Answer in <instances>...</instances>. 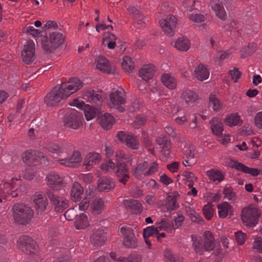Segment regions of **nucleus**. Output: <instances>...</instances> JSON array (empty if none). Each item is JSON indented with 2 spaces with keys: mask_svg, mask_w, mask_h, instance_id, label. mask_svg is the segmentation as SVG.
Listing matches in <instances>:
<instances>
[{
  "mask_svg": "<svg viewBox=\"0 0 262 262\" xmlns=\"http://www.w3.org/2000/svg\"><path fill=\"white\" fill-rule=\"evenodd\" d=\"M23 161L27 165L39 162L42 158H44L42 152L38 150H26L21 155Z\"/></svg>",
  "mask_w": 262,
  "mask_h": 262,
  "instance_id": "nucleus-18",
  "label": "nucleus"
},
{
  "mask_svg": "<svg viewBox=\"0 0 262 262\" xmlns=\"http://www.w3.org/2000/svg\"><path fill=\"white\" fill-rule=\"evenodd\" d=\"M257 49V44L251 43L248 44L247 47L243 48L240 51L241 57L245 58L252 55Z\"/></svg>",
  "mask_w": 262,
  "mask_h": 262,
  "instance_id": "nucleus-44",
  "label": "nucleus"
},
{
  "mask_svg": "<svg viewBox=\"0 0 262 262\" xmlns=\"http://www.w3.org/2000/svg\"><path fill=\"white\" fill-rule=\"evenodd\" d=\"M101 126L105 130L110 129L114 123L113 117L108 113H105L99 118Z\"/></svg>",
  "mask_w": 262,
  "mask_h": 262,
  "instance_id": "nucleus-37",
  "label": "nucleus"
},
{
  "mask_svg": "<svg viewBox=\"0 0 262 262\" xmlns=\"http://www.w3.org/2000/svg\"><path fill=\"white\" fill-rule=\"evenodd\" d=\"M223 193L224 195V198L229 201L234 202L236 199V193L230 187L225 188Z\"/></svg>",
  "mask_w": 262,
  "mask_h": 262,
  "instance_id": "nucleus-52",
  "label": "nucleus"
},
{
  "mask_svg": "<svg viewBox=\"0 0 262 262\" xmlns=\"http://www.w3.org/2000/svg\"><path fill=\"white\" fill-rule=\"evenodd\" d=\"M163 255L166 262H183L182 257L173 255L169 249H166L164 251Z\"/></svg>",
  "mask_w": 262,
  "mask_h": 262,
  "instance_id": "nucleus-47",
  "label": "nucleus"
},
{
  "mask_svg": "<svg viewBox=\"0 0 262 262\" xmlns=\"http://www.w3.org/2000/svg\"><path fill=\"white\" fill-rule=\"evenodd\" d=\"M121 64L123 69L128 73L132 72L135 67L134 62L128 56L123 58Z\"/></svg>",
  "mask_w": 262,
  "mask_h": 262,
  "instance_id": "nucleus-50",
  "label": "nucleus"
},
{
  "mask_svg": "<svg viewBox=\"0 0 262 262\" xmlns=\"http://www.w3.org/2000/svg\"><path fill=\"white\" fill-rule=\"evenodd\" d=\"M225 123L229 126L241 125L242 124V120L237 113L231 114L227 115L224 120Z\"/></svg>",
  "mask_w": 262,
  "mask_h": 262,
  "instance_id": "nucleus-38",
  "label": "nucleus"
},
{
  "mask_svg": "<svg viewBox=\"0 0 262 262\" xmlns=\"http://www.w3.org/2000/svg\"><path fill=\"white\" fill-rule=\"evenodd\" d=\"M161 80L162 84L169 90H174L177 88L176 79L169 74H162Z\"/></svg>",
  "mask_w": 262,
  "mask_h": 262,
  "instance_id": "nucleus-34",
  "label": "nucleus"
},
{
  "mask_svg": "<svg viewBox=\"0 0 262 262\" xmlns=\"http://www.w3.org/2000/svg\"><path fill=\"white\" fill-rule=\"evenodd\" d=\"M64 41L62 33L58 31H51L48 36L41 39V48L46 53H51L62 45Z\"/></svg>",
  "mask_w": 262,
  "mask_h": 262,
  "instance_id": "nucleus-3",
  "label": "nucleus"
},
{
  "mask_svg": "<svg viewBox=\"0 0 262 262\" xmlns=\"http://www.w3.org/2000/svg\"><path fill=\"white\" fill-rule=\"evenodd\" d=\"M148 166V163L146 161L140 163L135 168L132 169V173L136 178L140 179L144 176V171Z\"/></svg>",
  "mask_w": 262,
  "mask_h": 262,
  "instance_id": "nucleus-40",
  "label": "nucleus"
},
{
  "mask_svg": "<svg viewBox=\"0 0 262 262\" xmlns=\"http://www.w3.org/2000/svg\"><path fill=\"white\" fill-rule=\"evenodd\" d=\"M33 201L37 214H41L48 206L47 196L42 192H36L33 195Z\"/></svg>",
  "mask_w": 262,
  "mask_h": 262,
  "instance_id": "nucleus-15",
  "label": "nucleus"
},
{
  "mask_svg": "<svg viewBox=\"0 0 262 262\" xmlns=\"http://www.w3.org/2000/svg\"><path fill=\"white\" fill-rule=\"evenodd\" d=\"M260 214L259 210L252 204H249L241 211V218L243 223L247 226H254L258 222Z\"/></svg>",
  "mask_w": 262,
  "mask_h": 262,
  "instance_id": "nucleus-5",
  "label": "nucleus"
},
{
  "mask_svg": "<svg viewBox=\"0 0 262 262\" xmlns=\"http://www.w3.org/2000/svg\"><path fill=\"white\" fill-rule=\"evenodd\" d=\"M117 37L113 34L107 32L105 34L104 38L103 39L102 43L107 45L110 49H114L116 47V41Z\"/></svg>",
  "mask_w": 262,
  "mask_h": 262,
  "instance_id": "nucleus-43",
  "label": "nucleus"
},
{
  "mask_svg": "<svg viewBox=\"0 0 262 262\" xmlns=\"http://www.w3.org/2000/svg\"><path fill=\"white\" fill-rule=\"evenodd\" d=\"M214 241L212 233L209 231H206L204 233L203 245L200 241L195 240L193 242V247L197 253L202 255L205 251L210 252L214 249Z\"/></svg>",
  "mask_w": 262,
  "mask_h": 262,
  "instance_id": "nucleus-6",
  "label": "nucleus"
},
{
  "mask_svg": "<svg viewBox=\"0 0 262 262\" xmlns=\"http://www.w3.org/2000/svg\"><path fill=\"white\" fill-rule=\"evenodd\" d=\"M166 207L168 210H176L179 208V204L177 202L176 195L174 194L168 195L166 199Z\"/></svg>",
  "mask_w": 262,
  "mask_h": 262,
  "instance_id": "nucleus-45",
  "label": "nucleus"
},
{
  "mask_svg": "<svg viewBox=\"0 0 262 262\" xmlns=\"http://www.w3.org/2000/svg\"><path fill=\"white\" fill-rule=\"evenodd\" d=\"M252 247L258 252L262 253V238L255 237L252 244Z\"/></svg>",
  "mask_w": 262,
  "mask_h": 262,
  "instance_id": "nucleus-58",
  "label": "nucleus"
},
{
  "mask_svg": "<svg viewBox=\"0 0 262 262\" xmlns=\"http://www.w3.org/2000/svg\"><path fill=\"white\" fill-rule=\"evenodd\" d=\"M158 230H164L168 233H172L174 230L173 222L165 218H163L159 222L156 223Z\"/></svg>",
  "mask_w": 262,
  "mask_h": 262,
  "instance_id": "nucleus-32",
  "label": "nucleus"
},
{
  "mask_svg": "<svg viewBox=\"0 0 262 262\" xmlns=\"http://www.w3.org/2000/svg\"><path fill=\"white\" fill-rule=\"evenodd\" d=\"M120 232L123 235L122 244L126 248H136L138 246V241L132 228L126 226L122 227Z\"/></svg>",
  "mask_w": 262,
  "mask_h": 262,
  "instance_id": "nucleus-9",
  "label": "nucleus"
},
{
  "mask_svg": "<svg viewBox=\"0 0 262 262\" xmlns=\"http://www.w3.org/2000/svg\"><path fill=\"white\" fill-rule=\"evenodd\" d=\"M122 203L125 209L132 213L137 214H140L142 212V204L137 200H124Z\"/></svg>",
  "mask_w": 262,
  "mask_h": 262,
  "instance_id": "nucleus-21",
  "label": "nucleus"
},
{
  "mask_svg": "<svg viewBox=\"0 0 262 262\" xmlns=\"http://www.w3.org/2000/svg\"><path fill=\"white\" fill-rule=\"evenodd\" d=\"M97 185L99 191L107 192L115 187V183L111 178L104 177L99 179Z\"/></svg>",
  "mask_w": 262,
  "mask_h": 262,
  "instance_id": "nucleus-23",
  "label": "nucleus"
},
{
  "mask_svg": "<svg viewBox=\"0 0 262 262\" xmlns=\"http://www.w3.org/2000/svg\"><path fill=\"white\" fill-rule=\"evenodd\" d=\"M13 216L16 222L21 225L28 224L33 215V210L24 204L17 203L12 207Z\"/></svg>",
  "mask_w": 262,
  "mask_h": 262,
  "instance_id": "nucleus-4",
  "label": "nucleus"
},
{
  "mask_svg": "<svg viewBox=\"0 0 262 262\" xmlns=\"http://www.w3.org/2000/svg\"><path fill=\"white\" fill-rule=\"evenodd\" d=\"M84 115L86 119L89 121L96 117L99 113V110L96 107L85 105L83 108Z\"/></svg>",
  "mask_w": 262,
  "mask_h": 262,
  "instance_id": "nucleus-42",
  "label": "nucleus"
},
{
  "mask_svg": "<svg viewBox=\"0 0 262 262\" xmlns=\"http://www.w3.org/2000/svg\"><path fill=\"white\" fill-rule=\"evenodd\" d=\"M209 123L211 125V130L213 134L217 136L222 135L224 129L223 124L220 118L214 117L209 121Z\"/></svg>",
  "mask_w": 262,
  "mask_h": 262,
  "instance_id": "nucleus-29",
  "label": "nucleus"
},
{
  "mask_svg": "<svg viewBox=\"0 0 262 262\" xmlns=\"http://www.w3.org/2000/svg\"><path fill=\"white\" fill-rule=\"evenodd\" d=\"M181 99L188 105L195 102L199 99V96L192 90L186 89L182 92Z\"/></svg>",
  "mask_w": 262,
  "mask_h": 262,
  "instance_id": "nucleus-25",
  "label": "nucleus"
},
{
  "mask_svg": "<svg viewBox=\"0 0 262 262\" xmlns=\"http://www.w3.org/2000/svg\"><path fill=\"white\" fill-rule=\"evenodd\" d=\"M19 249L32 257L30 258L31 262H40L41 259L38 256V246L31 237L26 235L20 237L17 243Z\"/></svg>",
  "mask_w": 262,
  "mask_h": 262,
  "instance_id": "nucleus-2",
  "label": "nucleus"
},
{
  "mask_svg": "<svg viewBox=\"0 0 262 262\" xmlns=\"http://www.w3.org/2000/svg\"><path fill=\"white\" fill-rule=\"evenodd\" d=\"M23 32L28 34H31L33 36H39L41 31L38 29H35L33 26H26L23 29Z\"/></svg>",
  "mask_w": 262,
  "mask_h": 262,
  "instance_id": "nucleus-59",
  "label": "nucleus"
},
{
  "mask_svg": "<svg viewBox=\"0 0 262 262\" xmlns=\"http://www.w3.org/2000/svg\"><path fill=\"white\" fill-rule=\"evenodd\" d=\"M84 190L80 183L77 182L73 183L71 190V198L74 202L79 201L82 198Z\"/></svg>",
  "mask_w": 262,
  "mask_h": 262,
  "instance_id": "nucleus-26",
  "label": "nucleus"
},
{
  "mask_svg": "<svg viewBox=\"0 0 262 262\" xmlns=\"http://www.w3.org/2000/svg\"><path fill=\"white\" fill-rule=\"evenodd\" d=\"M90 240L94 246L98 247L104 244L106 236L102 230H98L92 234Z\"/></svg>",
  "mask_w": 262,
  "mask_h": 262,
  "instance_id": "nucleus-24",
  "label": "nucleus"
},
{
  "mask_svg": "<svg viewBox=\"0 0 262 262\" xmlns=\"http://www.w3.org/2000/svg\"><path fill=\"white\" fill-rule=\"evenodd\" d=\"M118 139L129 148L137 149L139 147V141L137 137L133 134H127L123 131H119L117 134Z\"/></svg>",
  "mask_w": 262,
  "mask_h": 262,
  "instance_id": "nucleus-16",
  "label": "nucleus"
},
{
  "mask_svg": "<svg viewBox=\"0 0 262 262\" xmlns=\"http://www.w3.org/2000/svg\"><path fill=\"white\" fill-rule=\"evenodd\" d=\"M67 95L61 86L56 85L48 93L44 98V102L48 106H54L58 104L61 100L66 99Z\"/></svg>",
  "mask_w": 262,
  "mask_h": 262,
  "instance_id": "nucleus-7",
  "label": "nucleus"
},
{
  "mask_svg": "<svg viewBox=\"0 0 262 262\" xmlns=\"http://www.w3.org/2000/svg\"><path fill=\"white\" fill-rule=\"evenodd\" d=\"M209 105L213 111L219 112L222 108V104L214 94H210L209 98Z\"/></svg>",
  "mask_w": 262,
  "mask_h": 262,
  "instance_id": "nucleus-49",
  "label": "nucleus"
},
{
  "mask_svg": "<svg viewBox=\"0 0 262 262\" xmlns=\"http://www.w3.org/2000/svg\"><path fill=\"white\" fill-rule=\"evenodd\" d=\"M96 68L99 71L106 74L114 73L115 71L114 66L111 64L104 56L99 57L96 64Z\"/></svg>",
  "mask_w": 262,
  "mask_h": 262,
  "instance_id": "nucleus-22",
  "label": "nucleus"
},
{
  "mask_svg": "<svg viewBox=\"0 0 262 262\" xmlns=\"http://www.w3.org/2000/svg\"><path fill=\"white\" fill-rule=\"evenodd\" d=\"M115 157L117 168L115 175L120 183L126 185L130 178L128 165L132 164V156L118 150L115 152Z\"/></svg>",
  "mask_w": 262,
  "mask_h": 262,
  "instance_id": "nucleus-1",
  "label": "nucleus"
},
{
  "mask_svg": "<svg viewBox=\"0 0 262 262\" xmlns=\"http://www.w3.org/2000/svg\"><path fill=\"white\" fill-rule=\"evenodd\" d=\"M109 97L111 102V107H116L120 112H123L125 111L123 107L120 106L126 101L125 92L122 88L111 92Z\"/></svg>",
  "mask_w": 262,
  "mask_h": 262,
  "instance_id": "nucleus-10",
  "label": "nucleus"
},
{
  "mask_svg": "<svg viewBox=\"0 0 262 262\" xmlns=\"http://www.w3.org/2000/svg\"><path fill=\"white\" fill-rule=\"evenodd\" d=\"M146 122V118L144 115H139L135 118L133 123V126L135 128H138L143 125Z\"/></svg>",
  "mask_w": 262,
  "mask_h": 262,
  "instance_id": "nucleus-55",
  "label": "nucleus"
},
{
  "mask_svg": "<svg viewBox=\"0 0 262 262\" xmlns=\"http://www.w3.org/2000/svg\"><path fill=\"white\" fill-rule=\"evenodd\" d=\"M159 24L165 34L170 36H173L177 24V18L171 15L167 16L159 21Z\"/></svg>",
  "mask_w": 262,
  "mask_h": 262,
  "instance_id": "nucleus-12",
  "label": "nucleus"
},
{
  "mask_svg": "<svg viewBox=\"0 0 262 262\" xmlns=\"http://www.w3.org/2000/svg\"><path fill=\"white\" fill-rule=\"evenodd\" d=\"M134 19L138 21V25L141 27H144L146 22H148V19L146 18L143 15L139 12L134 17Z\"/></svg>",
  "mask_w": 262,
  "mask_h": 262,
  "instance_id": "nucleus-61",
  "label": "nucleus"
},
{
  "mask_svg": "<svg viewBox=\"0 0 262 262\" xmlns=\"http://www.w3.org/2000/svg\"><path fill=\"white\" fill-rule=\"evenodd\" d=\"M207 175L210 180L213 182H220L224 179V177L221 171L218 170L211 169L207 171Z\"/></svg>",
  "mask_w": 262,
  "mask_h": 262,
  "instance_id": "nucleus-48",
  "label": "nucleus"
},
{
  "mask_svg": "<svg viewBox=\"0 0 262 262\" xmlns=\"http://www.w3.org/2000/svg\"><path fill=\"white\" fill-rule=\"evenodd\" d=\"M23 60L26 64H30L35 59V43L31 40L27 41L21 52Z\"/></svg>",
  "mask_w": 262,
  "mask_h": 262,
  "instance_id": "nucleus-17",
  "label": "nucleus"
},
{
  "mask_svg": "<svg viewBox=\"0 0 262 262\" xmlns=\"http://www.w3.org/2000/svg\"><path fill=\"white\" fill-rule=\"evenodd\" d=\"M60 85L66 93L67 97H69L83 86V82L78 78L74 77L71 78L67 82L61 83Z\"/></svg>",
  "mask_w": 262,
  "mask_h": 262,
  "instance_id": "nucleus-13",
  "label": "nucleus"
},
{
  "mask_svg": "<svg viewBox=\"0 0 262 262\" xmlns=\"http://www.w3.org/2000/svg\"><path fill=\"white\" fill-rule=\"evenodd\" d=\"M46 180L48 186L53 190H58L63 186V178L55 172H51L48 174Z\"/></svg>",
  "mask_w": 262,
  "mask_h": 262,
  "instance_id": "nucleus-19",
  "label": "nucleus"
},
{
  "mask_svg": "<svg viewBox=\"0 0 262 262\" xmlns=\"http://www.w3.org/2000/svg\"><path fill=\"white\" fill-rule=\"evenodd\" d=\"M213 205L210 203L204 206L203 208V214L207 220H210L213 216L214 210L213 209Z\"/></svg>",
  "mask_w": 262,
  "mask_h": 262,
  "instance_id": "nucleus-51",
  "label": "nucleus"
},
{
  "mask_svg": "<svg viewBox=\"0 0 262 262\" xmlns=\"http://www.w3.org/2000/svg\"><path fill=\"white\" fill-rule=\"evenodd\" d=\"M82 158L80 153L78 151H74L72 156L69 158L57 159L56 161L60 164L69 167H74L81 162Z\"/></svg>",
  "mask_w": 262,
  "mask_h": 262,
  "instance_id": "nucleus-20",
  "label": "nucleus"
},
{
  "mask_svg": "<svg viewBox=\"0 0 262 262\" xmlns=\"http://www.w3.org/2000/svg\"><path fill=\"white\" fill-rule=\"evenodd\" d=\"M213 250H214L213 254L217 257V259L219 261L222 260L223 257L228 254V252L226 250L223 251L220 247L216 248L214 247Z\"/></svg>",
  "mask_w": 262,
  "mask_h": 262,
  "instance_id": "nucleus-60",
  "label": "nucleus"
},
{
  "mask_svg": "<svg viewBox=\"0 0 262 262\" xmlns=\"http://www.w3.org/2000/svg\"><path fill=\"white\" fill-rule=\"evenodd\" d=\"M226 162L229 166L253 177H256L260 173V170L257 168L249 167L243 163L231 159H228Z\"/></svg>",
  "mask_w": 262,
  "mask_h": 262,
  "instance_id": "nucleus-14",
  "label": "nucleus"
},
{
  "mask_svg": "<svg viewBox=\"0 0 262 262\" xmlns=\"http://www.w3.org/2000/svg\"><path fill=\"white\" fill-rule=\"evenodd\" d=\"M17 179H12V182H6L3 184V188L4 189V193L8 194V195H11L13 198L17 197L20 194V190L19 188H16L14 190H12L9 192L14 187L15 184L14 181H17Z\"/></svg>",
  "mask_w": 262,
  "mask_h": 262,
  "instance_id": "nucleus-31",
  "label": "nucleus"
},
{
  "mask_svg": "<svg viewBox=\"0 0 262 262\" xmlns=\"http://www.w3.org/2000/svg\"><path fill=\"white\" fill-rule=\"evenodd\" d=\"M101 169L107 172L110 170H114L116 167L115 164L112 160H109L101 165Z\"/></svg>",
  "mask_w": 262,
  "mask_h": 262,
  "instance_id": "nucleus-57",
  "label": "nucleus"
},
{
  "mask_svg": "<svg viewBox=\"0 0 262 262\" xmlns=\"http://www.w3.org/2000/svg\"><path fill=\"white\" fill-rule=\"evenodd\" d=\"M186 212L187 215L193 222L199 223L202 221V219L193 209L189 207L186 210Z\"/></svg>",
  "mask_w": 262,
  "mask_h": 262,
  "instance_id": "nucleus-54",
  "label": "nucleus"
},
{
  "mask_svg": "<svg viewBox=\"0 0 262 262\" xmlns=\"http://www.w3.org/2000/svg\"><path fill=\"white\" fill-rule=\"evenodd\" d=\"M68 146H70L67 143H60L59 144H57L55 143H49L47 148L49 151L53 153L56 154L58 156H60L63 152H67L66 147Z\"/></svg>",
  "mask_w": 262,
  "mask_h": 262,
  "instance_id": "nucleus-33",
  "label": "nucleus"
},
{
  "mask_svg": "<svg viewBox=\"0 0 262 262\" xmlns=\"http://www.w3.org/2000/svg\"><path fill=\"white\" fill-rule=\"evenodd\" d=\"M84 97L90 102L98 104L101 102V96L97 94L94 90L88 91L84 94Z\"/></svg>",
  "mask_w": 262,
  "mask_h": 262,
  "instance_id": "nucleus-46",
  "label": "nucleus"
},
{
  "mask_svg": "<svg viewBox=\"0 0 262 262\" xmlns=\"http://www.w3.org/2000/svg\"><path fill=\"white\" fill-rule=\"evenodd\" d=\"M175 48L180 51H187L190 48V42L187 38H179L175 42Z\"/></svg>",
  "mask_w": 262,
  "mask_h": 262,
  "instance_id": "nucleus-41",
  "label": "nucleus"
},
{
  "mask_svg": "<svg viewBox=\"0 0 262 262\" xmlns=\"http://www.w3.org/2000/svg\"><path fill=\"white\" fill-rule=\"evenodd\" d=\"M159 232V230L158 229L157 227L149 226L144 229L143 232V236L144 238H149L150 236L158 234Z\"/></svg>",
  "mask_w": 262,
  "mask_h": 262,
  "instance_id": "nucleus-53",
  "label": "nucleus"
},
{
  "mask_svg": "<svg viewBox=\"0 0 262 262\" xmlns=\"http://www.w3.org/2000/svg\"><path fill=\"white\" fill-rule=\"evenodd\" d=\"M159 169V165L156 162H152L149 168L144 173V176H149L155 173Z\"/></svg>",
  "mask_w": 262,
  "mask_h": 262,
  "instance_id": "nucleus-56",
  "label": "nucleus"
},
{
  "mask_svg": "<svg viewBox=\"0 0 262 262\" xmlns=\"http://www.w3.org/2000/svg\"><path fill=\"white\" fill-rule=\"evenodd\" d=\"M142 256L141 255L136 253L130 254L126 257L125 262H141Z\"/></svg>",
  "mask_w": 262,
  "mask_h": 262,
  "instance_id": "nucleus-64",
  "label": "nucleus"
},
{
  "mask_svg": "<svg viewBox=\"0 0 262 262\" xmlns=\"http://www.w3.org/2000/svg\"><path fill=\"white\" fill-rule=\"evenodd\" d=\"M46 194L56 212H62L68 207L69 200L67 196L57 195L49 189L46 191Z\"/></svg>",
  "mask_w": 262,
  "mask_h": 262,
  "instance_id": "nucleus-8",
  "label": "nucleus"
},
{
  "mask_svg": "<svg viewBox=\"0 0 262 262\" xmlns=\"http://www.w3.org/2000/svg\"><path fill=\"white\" fill-rule=\"evenodd\" d=\"M139 76L145 81L151 79L155 73L154 66L152 64H147L142 67L139 70Z\"/></svg>",
  "mask_w": 262,
  "mask_h": 262,
  "instance_id": "nucleus-27",
  "label": "nucleus"
},
{
  "mask_svg": "<svg viewBox=\"0 0 262 262\" xmlns=\"http://www.w3.org/2000/svg\"><path fill=\"white\" fill-rule=\"evenodd\" d=\"M235 237L237 243L239 245H243L245 243L247 235L245 233L239 231L235 233Z\"/></svg>",
  "mask_w": 262,
  "mask_h": 262,
  "instance_id": "nucleus-62",
  "label": "nucleus"
},
{
  "mask_svg": "<svg viewBox=\"0 0 262 262\" xmlns=\"http://www.w3.org/2000/svg\"><path fill=\"white\" fill-rule=\"evenodd\" d=\"M217 208L219 216L221 218H225L233 212L232 206L226 202L218 204Z\"/></svg>",
  "mask_w": 262,
  "mask_h": 262,
  "instance_id": "nucleus-35",
  "label": "nucleus"
},
{
  "mask_svg": "<svg viewBox=\"0 0 262 262\" xmlns=\"http://www.w3.org/2000/svg\"><path fill=\"white\" fill-rule=\"evenodd\" d=\"M189 19L196 23H202L205 21V18L203 15L201 14H191L189 15Z\"/></svg>",
  "mask_w": 262,
  "mask_h": 262,
  "instance_id": "nucleus-63",
  "label": "nucleus"
},
{
  "mask_svg": "<svg viewBox=\"0 0 262 262\" xmlns=\"http://www.w3.org/2000/svg\"><path fill=\"white\" fill-rule=\"evenodd\" d=\"M194 75L198 80L203 81L208 78L209 72L206 67L203 64H200L195 68Z\"/></svg>",
  "mask_w": 262,
  "mask_h": 262,
  "instance_id": "nucleus-30",
  "label": "nucleus"
},
{
  "mask_svg": "<svg viewBox=\"0 0 262 262\" xmlns=\"http://www.w3.org/2000/svg\"><path fill=\"white\" fill-rule=\"evenodd\" d=\"M89 226V223L86 215L81 213L74 222V226L76 229L81 230L87 228Z\"/></svg>",
  "mask_w": 262,
  "mask_h": 262,
  "instance_id": "nucleus-39",
  "label": "nucleus"
},
{
  "mask_svg": "<svg viewBox=\"0 0 262 262\" xmlns=\"http://www.w3.org/2000/svg\"><path fill=\"white\" fill-rule=\"evenodd\" d=\"M212 9L215 13L216 16L222 19H225L226 16V12L222 3L219 0H212L211 2Z\"/></svg>",
  "mask_w": 262,
  "mask_h": 262,
  "instance_id": "nucleus-36",
  "label": "nucleus"
},
{
  "mask_svg": "<svg viewBox=\"0 0 262 262\" xmlns=\"http://www.w3.org/2000/svg\"><path fill=\"white\" fill-rule=\"evenodd\" d=\"M82 116L76 112L67 114L63 118L64 125L74 129H78L82 125Z\"/></svg>",
  "mask_w": 262,
  "mask_h": 262,
  "instance_id": "nucleus-11",
  "label": "nucleus"
},
{
  "mask_svg": "<svg viewBox=\"0 0 262 262\" xmlns=\"http://www.w3.org/2000/svg\"><path fill=\"white\" fill-rule=\"evenodd\" d=\"M105 208L104 201L101 198H95L90 205V211L94 215L100 214Z\"/></svg>",
  "mask_w": 262,
  "mask_h": 262,
  "instance_id": "nucleus-28",
  "label": "nucleus"
}]
</instances>
